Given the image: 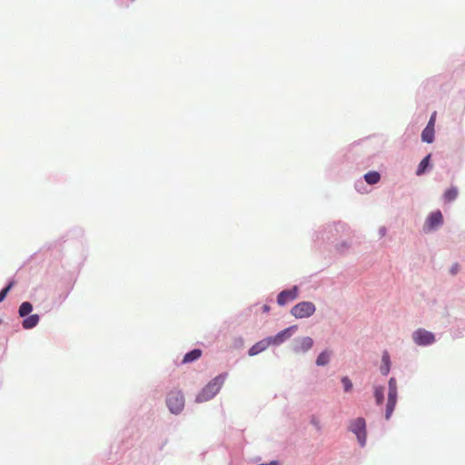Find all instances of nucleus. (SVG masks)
I'll use <instances>...</instances> for the list:
<instances>
[{
  "label": "nucleus",
  "mask_w": 465,
  "mask_h": 465,
  "mask_svg": "<svg viewBox=\"0 0 465 465\" xmlns=\"http://www.w3.org/2000/svg\"><path fill=\"white\" fill-rule=\"evenodd\" d=\"M382 361L385 363L386 367L381 368V372L386 375L389 372V361H390V357L387 353H385L382 356Z\"/></svg>",
  "instance_id": "obj_22"
},
{
  "label": "nucleus",
  "mask_w": 465,
  "mask_h": 465,
  "mask_svg": "<svg viewBox=\"0 0 465 465\" xmlns=\"http://www.w3.org/2000/svg\"><path fill=\"white\" fill-rule=\"evenodd\" d=\"M202 355V351L199 350V349H194L189 352H187L183 359V363H187V362H192L197 359H199Z\"/></svg>",
  "instance_id": "obj_15"
},
{
  "label": "nucleus",
  "mask_w": 465,
  "mask_h": 465,
  "mask_svg": "<svg viewBox=\"0 0 465 465\" xmlns=\"http://www.w3.org/2000/svg\"><path fill=\"white\" fill-rule=\"evenodd\" d=\"M39 320L40 318L38 314H32L23 321V327L25 329H32L38 324Z\"/></svg>",
  "instance_id": "obj_12"
},
{
  "label": "nucleus",
  "mask_w": 465,
  "mask_h": 465,
  "mask_svg": "<svg viewBox=\"0 0 465 465\" xmlns=\"http://www.w3.org/2000/svg\"><path fill=\"white\" fill-rule=\"evenodd\" d=\"M397 394L396 380L394 378H391L389 381V393L385 413L386 420H390L392 415L397 401Z\"/></svg>",
  "instance_id": "obj_3"
},
{
  "label": "nucleus",
  "mask_w": 465,
  "mask_h": 465,
  "mask_svg": "<svg viewBox=\"0 0 465 465\" xmlns=\"http://www.w3.org/2000/svg\"><path fill=\"white\" fill-rule=\"evenodd\" d=\"M13 285H14V282H11L5 288H4L0 292V302L5 300V298L6 297L7 293L9 292V291L11 290Z\"/></svg>",
  "instance_id": "obj_21"
},
{
  "label": "nucleus",
  "mask_w": 465,
  "mask_h": 465,
  "mask_svg": "<svg viewBox=\"0 0 465 465\" xmlns=\"http://www.w3.org/2000/svg\"><path fill=\"white\" fill-rule=\"evenodd\" d=\"M32 311H33L32 304L28 302H24L20 305L18 312L21 317H25V316L29 315Z\"/></svg>",
  "instance_id": "obj_17"
},
{
  "label": "nucleus",
  "mask_w": 465,
  "mask_h": 465,
  "mask_svg": "<svg viewBox=\"0 0 465 465\" xmlns=\"http://www.w3.org/2000/svg\"><path fill=\"white\" fill-rule=\"evenodd\" d=\"M458 196V190L456 187H451L450 189H448L445 193H444V200L446 202H451L453 200H455Z\"/></svg>",
  "instance_id": "obj_19"
},
{
  "label": "nucleus",
  "mask_w": 465,
  "mask_h": 465,
  "mask_svg": "<svg viewBox=\"0 0 465 465\" xmlns=\"http://www.w3.org/2000/svg\"><path fill=\"white\" fill-rule=\"evenodd\" d=\"M364 179L369 184H375L380 181L381 175L378 172H369L364 175Z\"/></svg>",
  "instance_id": "obj_16"
},
{
  "label": "nucleus",
  "mask_w": 465,
  "mask_h": 465,
  "mask_svg": "<svg viewBox=\"0 0 465 465\" xmlns=\"http://www.w3.org/2000/svg\"><path fill=\"white\" fill-rule=\"evenodd\" d=\"M341 382L344 386L345 391H350L352 389V383L348 377H343Z\"/></svg>",
  "instance_id": "obj_23"
},
{
  "label": "nucleus",
  "mask_w": 465,
  "mask_h": 465,
  "mask_svg": "<svg viewBox=\"0 0 465 465\" xmlns=\"http://www.w3.org/2000/svg\"><path fill=\"white\" fill-rule=\"evenodd\" d=\"M313 346V340L311 337H302L296 339L294 345L295 352H306Z\"/></svg>",
  "instance_id": "obj_10"
},
{
  "label": "nucleus",
  "mask_w": 465,
  "mask_h": 465,
  "mask_svg": "<svg viewBox=\"0 0 465 465\" xmlns=\"http://www.w3.org/2000/svg\"><path fill=\"white\" fill-rule=\"evenodd\" d=\"M315 312V305L311 302H301L292 307L291 313L295 318H306L312 316Z\"/></svg>",
  "instance_id": "obj_4"
},
{
  "label": "nucleus",
  "mask_w": 465,
  "mask_h": 465,
  "mask_svg": "<svg viewBox=\"0 0 465 465\" xmlns=\"http://www.w3.org/2000/svg\"><path fill=\"white\" fill-rule=\"evenodd\" d=\"M430 159V154H428L426 157H424L420 161V163L418 166V169L416 171L417 175H421L425 173L427 167L429 166Z\"/></svg>",
  "instance_id": "obj_18"
},
{
  "label": "nucleus",
  "mask_w": 465,
  "mask_h": 465,
  "mask_svg": "<svg viewBox=\"0 0 465 465\" xmlns=\"http://www.w3.org/2000/svg\"><path fill=\"white\" fill-rule=\"evenodd\" d=\"M443 223V216L440 211H435L431 213L426 219L423 231L425 232H430L436 230L439 226Z\"/></svg>",
  "instance_id": "obj_7"
},
{
  "label": "nucleus",
  "mask_w": 465,
  "mask_h": 465,
  "mask_svg": "<svg viewBox=\"0 0 465 465\" xmlns=\"http://www.w3.org/2000/svg\"><path fill=\"white\" fill-rule=\"evenodd\" d=\"M350 430L356 435L360 444L366 443V422L363 418H357L351 422Z\"/></svg>",
  "instance_id": "obj_5"
},
{
  "label": "nucleus",
  "mask_w": 465,
  "mask_h": 465,
  "mask_svg": "<svg viewBox=\"0 0 465 465\" xmlns=\"http://www.w3.org/2000/svg\"><path fill=\"white\" fill-rule=\"evenodd\" d=\"M435 121H436V112H434V113L431 114V116H430V121H429V123H428L427 126H430V127L434 128Z\"/></svg>",
  "instance_id": "obj_24"
},
{
  "label": "nucleus",
  "mask_w": 465,
  "mask_h": 465,
  "mask_svg": "<svg viewBox=\"0 0 465 465\" xmlns=\"http://www.w3.org/2000/svg\"><path fill=\"white\" fill-rule=\"evenodd\" d=\"M298 297V288L294 286L291 290L281 292L277 296V302L280 306H283L289 302L294 301Z\"/></svg>",
  "instance_id": "obj_8"
},
{
  "label": "nucleus",
  "mask_w": 465,
  "mask_h": 465,
  "mask_svg": "<svg viewBox=\"0 0 465 465\" xmlns=\"http://www.w3.org/2000/svg\"><path fill=\"white\" fill-rule=\"evenodd\" d=\"M296 330V326H291L286 328L285 330L278 332L275 336L268 337L271 345H279L282 343L285 340L290 338L293 331Z\"/></svg>",
  "instance_id": "obj_9"
},
{
  "label": "nucleus",
  "mask_w": 465,
  "mask_h": 465,
  "mask_svg": "<svg viewBox=\"0 0 465 465\" xmlns=\"http://www.w3.org/2000/svg\"><path fill=\"white\" fill-rule=\"evenodd\" d=\"M271 345L270 341L268 338L263 339L258 342H256L254 345H252L248 351V354L250 356H255L259 354L260 352L265 351L269 346Z\"/></svg>",
  "instance_id": "obj_11"
},
{
  "label": "nucleus",
  "mask_w": 465,
  "mask_h": 465,
  "mask_svg": "<svg viewBox=\"0 0 465 465\" xmlns=\"http://www.w3.org/2000/svg\"><path fill=\"white\" fill-rule=\"evenodd\" d=\"M166 404L172 413H180L184 407V398L180 391H172L166 398Z\"/></svg>",
  "instance_id": "obj_2"
},
{
  "label": "nucleus",
  "mask_w": 465,
  "mask_h": 465,
  "mask_svg": "<svg viewBox=\"0 0 465 465\" xmlns=\"http://www.w3.org/2000/svg\"><path fill=\"white\" fill-rule=\"evenodd\" d=\"M269 310H270V307H269L268 305H266V304H265V305H263V307H262V311H263L264 312H269Z\"/></svg>",
  "instance_id": "obj_26"
},
{
  "label": "nucleus",
  "mask_w": 465,
  "mask_h": 465,
  "mask_svg": "<svg viewBox=\"0 0 465 465\" xmlns=\"http://www.w3.org/2000/svg\"><path fill=\"white\" fill-rule=\"evenodd\" d=\"M374 397L378 405L381 404L384 398V387L376 386L374 388Z\"/></svg>",
  "instance_id": "obj_20"
},
{
  "label": "nucleus",
  "mask_w": 465,
  "mask_h": 465,
  "mask_svg": "<svg viewBox=\"0 0 465 465\" xmlns=\"http://www.w3.org/2000/svg\"><path fill=\"white\" fill-rule=\"evenodd\" d=\"M331 354V351L328 350H325L322 352H321L316 359V364L318 366L327 365L330 361Z\"/></svg>",
  "instance_id": "obj_14"
},
{
  "label": "nucleus",
  "mask_w": 465,
  "mask_h": 465,
  "mask_svg": "<svg viewBox=\"0 0 465 465\" xmlns=\"http://www.w3.org/2000/svg\"><path fill=\"white\" fill-rule=\"evenodd\" d=\"M434 128L426 126L421 133V140L425 143H431L434 141Z\"/></svg>",
  "instance_id": "obj_13"
},
{
  "label": "nucleus",
  "mask_w": 465,
  "mask_h": 465,
  "mask_svg": "<svg viewBox=\"0 0 465 465\" xmlns=\"http://www.w3.org/2000/svg\"><path fill=\"white\" fill-rule=\"evenodd\" d=\"M224 381V375L216 376L197 395L196 401L203 402L213 399L222 388Z\"/></svg>",
  "instance_id": "obj_1"
},
{
  "label": "nucleus",
  "mask_w": 465,
  "mask_h": 465,
  "mask_svg": "<svg viewBox=\"0 0 465 465\" xmlns=\"http://www.w3.org/2000/svg\"><path fill=\"white\" fill-rule=\"evenodd\" d=\"M458 271H459V265L456 263V264H454V265L451 267V269H450V272H451L452 274H456V273L458 272Z\"/></svg>",
  "instance_id": "obj_25"
},
{
  "label": "nucleus",
  "mask_w": 465,
  "mask_h": 465,
  "mask_svg": "<svg viewBox=\"0 0 465 465\" xmlns=\"http://www.w3.org/2000/svg\"><path fill=\"white\" fill-rule=\"evenodd\" d=\"M412 340L419 346H428L434 343L435 336L432 332L420 328L412 333Z\"/></svg>",
  "instance_id": "obj_6"
}]
</instances>
